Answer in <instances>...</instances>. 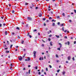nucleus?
Here are the masks:
<instances>
[{
	"mask_svg": "<svg viewBox=\"0 0 76 76\" xmlns=\"http://www.w3.org/2000/svg\"><path fill=\"white\" fill-rule=\"evenodd\" d=\"M60 48H61L60 47V48H57L58 50H59V51H60Z\"/></svg>",
	"mask_w": 76,
	"mask_h": 76,
	"instance_id": "obj_8",
	"label": "nucleus"
},
{
	"mask_svg": "<svg viewBox=\"0 0 76 76\" xmlns=\"http://www.w3.org/2000/svg\"><path fill=\"white\" fill-rule=\"evenodd\" d=\"M76 41H75L74 42V44H76Z\"/></svg>",
	"mask_w": 76,
	"mask_h": 76,
	"instance_id": "obj_29",
	"label": "nucleus"
},
{
	"mask_svg": "<svg viewBox=\"0 0 76 76\" xmlns=\"http://www.w3.org/2000/svg\"><path fill=\"white\" fill-rule=\"evenodd\" d=\"M56 22V20H53L52 21V22Z\"/></svg>",
	"mask_w": 76,
	"mask_h": 76,
	"instance_id": "obj_31",
	"label": "nucleus"
},
{
	"mask_svg": "<svg viewBox=\"0 0 76 76\" xmlns=\"http://www.w3.org/2000/svg\"><path fill=\"white\" fill-rule=\"evenodd\" d=\"M57 18L58 19H60V16H57Z\"/></svg>",
	"mask_w": 76,
	"mask_h": 76,
	"instance_id": "obj_41",
	"label": "nucleus"
},
{
	"mask_svg": "<svg viewBox=\"0 0 76 76\" xmlns=\"http://www.w3.org/2000/svg\"><path fill=\"white\" fill-rule=\"evenodd\" d=\"M34 54V58H35V56H36V55L35 54H36V51H34L33 52Z\"/></svg>",
	"mask_w": 76,
	"mask_h": 76,
	"instance_id": "obj_3",
	"label": "nucleus"
},
{
	"mask_svg": "<svg viewBox=\"0 0 76 76\" xmlns=\"http://www.w3.org/2000/svg\"><path fill=\"white\" fill-rule=\"evenodd\" d=\"M24 51H26V49H24L23 50Z\"/></svg>",
	"mask_w": 76,
	"mask_h": 76,
	"instance_id": "obj_53",
	"label": "nucleus"
},
{
	"mask_svg": "<svg viewBox=\"0 0 76 76\" xmlns=\"http://www.w3.org/2000/svg\"><path fill=\"white\" fill-rule=\"evenodd\" d=\"M22 24L23 25H24L25 24V23L23 22L22 23Z\"/></svg>",
	"mask_w": 76,
	"mask_h": 76,
	"instance_id": "obj_49",
	"label": "nucleus"
},
{
	"mask_svg": "<svg viewBox=\"0 0 76 76\" xmlns=\"http://www.w3.org/2000/svg\"><path fill=\"white\" fill-rule=\"evenodd\" d=\"M52 37V34H50L49 36V37Z\"/></svg>",
	"mask_w": 76,
	"mask_h": 76,
	"instance_id": "obj_28",
	"label": "nucleus"
},
{
	"mask_svg": "<svg viewBox=\"0 0 76 76\" xmlns=\"http://www.w3.org/2000/svg\"><path fill=\"white\" fill-rule=\"evenodd\" d=\"M48 41H51V39L50 38H49L48 39Z\"/></svg>",
	"mask_w": 76,
	"mask_h": 76,
	"instance_id": "obj_34",
	"label": "nucleus"
},
{
	"mask_svg": "<svg viewBox=\"0 0 76 76\" xmlns=\"http://www.w3.org/2000/svg\"><path fill=\"white\" fill-rule=\"evenodd\" d=\"M65 45H67V42H65Z\"/></svg>",
	"mask_w": 76,
	"mask_h": 76,
	"instance_id": "obj_42",
	"label": "nucleus"
},
{
	"mask_svg": "<svg viewBox=\"0 0 76 76\" xmlns=\"http://www.w3.org/2000/svg\"><path fill=\"white\" fill-rule=\"evenodd\" d=\"M72 60H73L74 61H75V58H74V57H73L72 58Z\"/></svg>",
	"mask_w": 76,
	"mask_h": 76,
	"instance_id": "obj_38",
	"label": "nucleus"
},
{
	"mask_svg": "<svg viewBox=\"0 0 76 76\" xmlns=\"http://www.w3.org/2000/svg\"><path fill=\"white\" fill-rule=\"evenodd\" d=\"M42 47H44V44H42Z\"/></svg>",
	"mask_w": 76,
	"mask_h": 76,
	"instance_id": "obj_43",
	"label": "nucleus"
},
{
	"mask_svg": "<svg viewBox=\"0 0 76 76\" xmlns=\"http://www.w3.org/2000/svg\"><path fill=\"white\" fill-rule=\"evenodd\" d=\"M74 11L75 13H76V10H74Z\"/></svg>",
	"mask_w": 76,
	"mask_h": 76,
	"instance_id": "obj_30",
	"label": "nucleus"
},
{
	"mask_svg": "<svg viewBox=\"0 0 76 76\" xmlns=\"http://www.w3.org/2000/svg\"><path fill=\"white\" fill-rule=\"evenodd\" d=\"M25 61H28V59H26L25 60Z\"/></svg>",
	"mask_w": 76,
	"mask_h": 76,
	"instance_id": "obj_32",
	"label": "nucleus"
},
{
	"mask_svg": "<svg viewBox=\"0 0 76 76\" xmlns=\"http://www.w3.org/2000/svg\"><path fill=\"white\" fill-rule=\"evenodd\" d=\"M65 73H66V72H64L62 73H63V75H64V74H65Z\"/></svg>",
	"mask_w": 76,
	"mask_h": 76,
	"instance_id": "obj_22",
	"label": "nucleus"
},
{
	"mask_svg": "<svg viewBox=\"0 0 76 76\" xmlns=\"http://www.w3.org/2000/svg\"><path fill=\"white\" fill-rule=\"evenodd\" d=\"M67 30H65V31H64V32H67Z\"/></svg>",
	"mask_w": 76,
	"mask_h": 76,
	"instance_id": "obj_39",
	"label": "nucleus"
},
{
	"mask_svg": "<svg viewBox=\"0 0 76 76\" xmlns=\"http://www.w3.org/2000/svg\"><path fill=\"white\" fill-rule=\"evenodd\" d=\"M1 25H2V24H0V27H1Z\"/></svg>",
	"mask_w": 76,
	"mask_h": 76,
	"instance_id": "obj_50",
	"label": "nucleus"
},
{
	"mask_svg": "<svg viewBox=\"0 0 76 76\" xmlns=\"http://www.w3.org/2000/svg\"><path fill=\"white\" fill-rule=\"evenodd\" d=\"M5 49V50H7V49H8V48H6Z\"/></svg>",
	"mask_w": 76,
	"mask_h": 76,
	"instance_id": "obj_58",
	"label": "nucleus"
},
{
	"mask_svg": "<svg viewBox=\"0 0 76 76\" xmlns=\"http://www.w3.org/2000/svg\"><path fill=\"white\" fill-rule=\"evenodd\" d=\"M27 19H28V20H32V18L30 17H28Z\"/></svg>",
	"mask_w": 76,
	"mask_h": 76,
	"instance_id": "obj_2",
	"label": "nucleus"
},
{
	"mask_svg": "<svg viewBox=\"0 0 76 76\" xmlns=\"http://www.w3.org/2000/svg\"><path fill=\"white\" fill-rule=\"evenodd\" d=\"M6 52L7 53H9V51H7V50H6Z\"/></svg>",
	"mask_w": 76,
	"mask_h": 76,
	"instance_id": "obj_16",
	"label": "nucleus"
},
{
	"mask_svg": "<svg viewBox=\"0 0 76 76\" xmlns=\"http://www.w3.org/2000/svg\"><path fill=\"white\" fill-rule=\"evenodd\" d=\"M35 68L36 70H37V69H38V67L37 66H36Z\"/></svg>",
	"mask_w": 76,
	"mask_h": 76,
	"instance_id": "obj_33",
	"label": "nucleus"
},
{
	"mask_svg": "<svg viewBox=\"0 0 76 76\" xmlns=\"http://www.w3.org/2000/svg\"><path fill=\"white\" fill-rule=\"evenodd\" d=\"M25 68H23V70H25Z\"/></svg>",
	"mask_w": 76,
	"mask_h": 76,
	"instance_id": "obj_55",
	"label": "nucleus"
},
{
	"mask_svg": "<svg viewBox=\"0 0 76 76\" xmlns=\"http://www.w3.org/2000/svg\"><path fill=\"white\" fill-rule=\"evenodd\" d=\"M3 25H4V26H5V25H6V24H5V23L3 24Z\"/></svg>",
	"mask_w": 76,
	"mask_h": 76,
	"instance_id": "obj_60",
	"label": "nucleus"
},
{
	"mask_svg": "<svg viewBox=\"0 0 76 76\" xmlns=\"http://www.w3.org/2000/svg\"><path fill=\"white\" fill-rule=\"evenodd\" d=\"M64 25V23H62V24H61L60 26H63Z\"/></svg>",
	"mask_w": 76,
	"mask_h": 76,
	"instance_id": "obj_21",
	"label": "nucleus"
},
{
	"mask_svg": "<svg viewBox=\"0 0 76 76\" xmlns=\"http://www.w3.org/2000/svg\"><path fill=\"white\" fill-rule=\"evenodd\" d=\"M62 31H64V27H63L62 28Z\"/></svg>",
	"mask_w": 76,
	"mask_h": 76,
	"instance_id": "obj_20",
	"label": "nucleus"
},
{
	"mask_svg": "<svg viewBox=\"0 0 76 76\" xmlns=\"http://www.w3.org/2000/svg\"><path fill=\"white\" fill-rule=\"evenodd\" d=\"M29 37L30 38H31V37H32L31 36V35H29Z\"/></svg>",
	"mask_w": 76,
	"mask_h": 76,
	"instance_id": "obj_54",
	"label": "nucleus"
},
{
	"mask_svg": "<svg viewBox=\"0 0 76 76\" xmlns=\"http://www.w3.org/2000/svg\"><path fill=\"white\" fill-rule=\"evenodd\" d=\"M67 42L68 43V45H70V42L69 41H67Z\"/></svg>",
	"mask_w": 76,
	"mask_h": 76,
	"instance_id": "obj_7",
	"label": "nucleus"
},
{
	"mask_svg": "<svg viewBox=\"0 0 76 76\" xmlns=\"http://www.w3.org/2000/svg\"><path fill=\"white\" fill-rule=\"evenodd\" d=\"M26 55V53L24 54L23 56V57H24Z\"/></svg>",
	"mask_w": 76,
	"mask_h": 76,
	"instance_id": "obj_24",
	"label": "nucleus"
},
{
	"mask_svg": "<svg viewBox=\"0 0 76 76\" xmlns=\"http://www.w3.org/2000/svg\"><path fill=\"white\" fill-rule=\"evenodd\" d=\"M38 9V7H36V9Z\"/></svg>",
	"mask_w": 76,
	"mask_h": 76,
	"instance_id": "obj_63",
	"label": "nucleus"
},
{
	"mask_svg": "<svg viewBox=\"0 0 76 76\" xmlns=\"http://www.w3.org/2000/svg\"><path fill=\"white\" fill-rule=\"evenodd\" d=\"M48 10L49 11H50L51 10V9H48Z\"/></svg>",
	"mask_w": 76,
	"mask_h": 76,
	"instance_id": "obj_61",
	"label": "nucleus"
},
{
	"mask_svg": "<svg viewBox=\"0 0 76 76\" xmlns=\"http://www.w3.org/2000/svg\"><path fill=\"white\" fill-rule=\"evenodd\" d=\"M52 19V18L51 17H50L49 18V19Z\"/></svg>",
	"mask_w": 76,
	"mask_h": 76,
	"instance_id": "obj_46",
	"label": "nucleus"
},
{
	"mask_svg": "<svg viewBox=\"0 0 76 76\" xmlns=\"http://www.w3.org/2000/svg\"><path fill=\"white\" fill-rule=\"evenodd\" d=\"M28 67H31V66H30V65H28Z\"/></svg>",
	"mask_w": 76,
	"mask_h": 76,
	"instance_id": "obj_57",
	"label": "nucleus"
},
{
	"mask_svg": "<svg viewBox=\"0 0 76 76\" xmlns=\"http://www.w3.org/2000/svg\"><path fill=\"white\" fill-rule=\"evenodd\" d=\"M71 57H70V56H69L68 57V60H70V58Z\"/></svg>",
	"mask_w": 76,
	"mask_h": 76,
	"instance_id": "obj_4",
	"label": "nucleus"
},
{
	"mask_svg": "<svg viewBox=\"0 0 76 76\" xmlns=\"http://www.w3.org/2000/svg\"><path fill=\"white\" fill-rule=\"evenodd\" d=\"M26 5H28V3H26L25 4Z\"/></svg>",
	"mask_w": 76,
	"mask_h": 76,
	"instance_id": "obj_19",
	"label": "nucleus"
},
{
	"mask_svg": "<svg viewBox=\"0 0 76 76\" xmlns=\"http://www.w3.org/2000/svg\"><path fill=\"white\" fill-rule=\"evenodd\" d=\"M27 60H28V61H29V60H31V58L30 57H28Z\"/></svg>",
	"mask_w": 76,
	"mask_h": 76,
	"instance_id": "obj_5",
	"label": "nucleus"
},
{
	"mask_svg": "<svg viewBox=\"0 0 76 76\" xmlns=\"http://www.w3.org/2000/svg\"><path fill=\"white\" fill-rule=\"evenodd\" d=\"M17 38H19V39H20V37L18 35L17 36Z\"/></svg>",
	"mask_w": 76,
	"mask_h": 76,
	"instance_id": "obj_14",
	"label": "nucleus"
},
{
	"mask_svg": "<svg viewBox=\"0 0 76 76\" xmlns=\"http://www.w3.org/2000/svg\"><path fill=\"white\" fill-rule=\"evenodd\" d=\"M12 13H15V11H14V10H12Z\"/></svg>",
	"mask_w": 76,
	"mask_h": 76,
	"instance_id": "obj_26",
	"label": "nucleus"
},
{
	"mask_svg": "<svg viewBox=\"0 0 76 76\" xmlns=\"http://www.w3.org/2000/svg\"><path fill=\"white\" fill-rule=\"evenodd\" d=\"M60 22L58 23V25H60Z\"/></svg>",
	"mask_w": 76,
	"mask_h": 76,
	"instance_id": "obj_45",
	"label": "nucleus"
},
{
	"mask_svg": "<svg viewBox=\"0 0 76 76\" xmlns=\"http://www.w3.org/2000/svg\"><path fill=\"white\" fill-rule=\"evenodd\" d=\"M5 35H7V31H6L5 32Z\"/></svg>",
	"mask_w": 76,
	"mask_h": 76,
	"instance_id": "obj_11",
	"label": "nucleus"
},
{
	"mask_svg": "<svg viewBox=\"0 0 76 76\" xmlns=\"http://www.w3.org/2000/svg\"><path fill=\"white\" fill-rule=\"evenodd\" d=\"M50 45L51 46H53V45L52 44V42H50Z\"/></svg>",
	"mask_w": 76,
	"mask_h": 76,
	"instance_id": "obj_13",
	"label": "nucleus"
},
{
	"mask_svg": "<svg viewBox=\"0 0 76 76\" xmlns=\"http://www.w3.org/2000/svg\"><path fill=\"white\" fill-rule=\"evenodd\" d=\"M16 29H18V30H20V28H19L18 27H17L16 28Z\"/></svg>",
	"mask_w": 76,
	"mask_h": 76,
	"instance_id": "obj_12",
	"label": "nucleus"
},
{
	"mask_svg": "<svg viewBox=\"0 0 76 76\" xmlns=\"http://www.w3.org/2000/svg\"><path fill=\"white\" fill-rule=\"evenodd\" d=\"M46 71H48V68H46Z\"/></svg>",
	"mask_w": 76,
	"mask_h": 76,
	"instance_id": "obj_48",
	"label": "nucleus"
},
{
	"mask_svg": "<svg viewBox=\"0 0 76 76\" xmlns=\"http://www.w3.org/2000/svg\"><path fill=\"white\" fill-rule=\"evenodd\" d=\"M59 45L60 46V48H61V47H62V45H61V43H59Z\"/></svg>",
	"mask_w": 76,
	"mask_h": 76,
	"instance_id": "obj_6",
	"label": "nucleus"
},
{
	"mask_svg": "<svg viewBox=\"0 0 76 76\" xmlns=\"http://www.w3.org/2000/svg\"><path fill=\"white\" fill-rule=\"evenodd\" d=\"M47 30H48V28H46V31H47Z\"/></svg>",
	"mask_w": 76,
	"mask_h": 76,
	"instance_id": "obj_56",
	"label": "nucleus"
},
{
	"mask_svg": "<svg viewBox=\"0 0 76 76\" xmlns=\"http://www.w3.org/2000/svg\"><path fill=\"white\" fill-rule=\"evenodd\" d=\"M31 72V70H29L28 71V73L29 74H30V72Z\"/></svg>",
	"mask_w": 76,
	"mask_h": 76,
	"instance_id": "obj_27",
	"label": "nucleus"
},
{
	"mask_svg": "<svg viewBox=\"0 0 76 76\" xmlns=\"http://www.w3.org/2000/svg\"><path fill=\"white\" fill-rule=\"evenodd\" d=\"M38 74L39 75H41V72H39L38 73Z\"/></svg>",
	"mask_w": 76,
	"mask_h": 76,
	"instance_id": "obj_37",
	"label": "nucleus"
},
{
	"mask_svg": "<svg viewBox=\"0 0 76 76\" xmlns=\"http://www.w3.org/2000/svg\"><path fill=\"white\" fill-rule=\"evenodd\" d=\"M64 38H65L66 39H67V36H64Z\"/></svg>",
	"mask_w": 76,
	"mask_h": 76,
	"instance_id": "obj_15",
	"label": "nucleus"
},
{
	"mask_svg": "<svg viewBox=\"0 0 76 76\" xmlns=\"http://www.w3.org/2000/svg\"><path fill=\"white\" fill-rule=\"evenodd\" d=\"M43 20H45V18H44L42 19Z\"/></svg>",
	"mask_w": 76,
	"mask_h": 76,
	"instance_id": "obj_35",
	"label": "nucleus"
},
{
	"mask_svg": "<svg viewBox=\"0 0 76 76\" xmlns=\"http://www.w3.org/2000/svg\"><path fill=\"white\" fill-rule=\"evenodd\" d=\"M49 67H50V68H52V66H51V65H49Z\"/></svg>",
	"mask_w": 76,
	"mask_h": 76,
	"instance_id": "obj_23",
	"label": "nucleus"
},
{
	"mask_svg": "<svg viewBox=\"0 0 76 76\" xmlns=\"http://www.w3.org/2000/svg\"><path fill=\"white\" fill-rule=\"evenodd\" d=\"M30 8H31V9H33L32 7V6H31L30 7Z\"/></svg>",
	"mask_w": 76,
	"mask_h": 76,
	"instance_id": "obj_62",
	"label": "nucleus"
},
{
	"mask_svg": "<svg viewBox=\"0 0 76 76\" xmlns=\"http://www.w3.org/2000/svg\"><path fill=\"white\" fill-rule=\"evenodd\" d=\"M18 59L20 61H22V57L21 56H20L18 58Z\"/></svg>",
	"mask_w": 76,
	"mask_h": 76,
	"instance_id": "obj_1",
	"label": "nucleus"
},
{
	"mask_svg": "<svg viewBox=\"0 0 76 76\" xmlns=\"http://www.w3.org/2000/svg\"><path fill=\"white\" fill-rule=\"evenodd\" d=\"M24 42V41L23 40V41L22 42V44H23Z\"/></svg>",
	"mask_w": 76,
	"mask_h": 76,
	"instance_id": "obj_40",
	"label": "nucleus"
},
{
	"mask_svg": "<svg viewBox=\"0 0 76 76\" xmlns=\"http://www.w3.org/2000/svg\"><path fill=\"white\" fill-rule=\"evenodd\" d=\"M39 17H41V16H42V14H40L39 15Z\"/></svg>",
	"mask_w": 76,
	"mask_h": 76,
	"instance_id": "obj_10",
	"label": "nucleus"
},
{
	"mask_svg": "<svg viewBox=\"0 0 76 76\" xmlns=\"http://www.w3.org/2000/svg\"><path fill=\"white\" fill-rule=\"evenodd\" d=\"M46 24H45V23H44V26H46Z\"/></svg>",
	"mask_w": 76,
	"mask_h": 76,
	"instance_id": "obj_64",
	"label": "nucleus"
},
{
	"mask_svg": "<svg viewBox=\"0 0 76 76\" xmlns=\"http://www.w3.org/2000/svg\"><path fill=\"white\" fill-rule=\"evenodd\" d=\"M14 9H16V6H14Z\"/></svg>",
	"mask_w": 76,
	"mask_h": 76,
	"instance_id": "obj_25",
	"label": "nucleus"
},
{
	"mask_svg": "<svg viewBox=\"0 0 76 76\" xmlns=\"http://www.w3.org/2000/svg\"><path fill=\"white\" fill-rule=\"evenodd\" d=\"M60 71V69H59L57 70V72L59 73V72Z\"/></svg>",
	"mask_w": 76,
	"mask_h": 76,
	"instance_id": "obj_18",
	"label": "nucleus"
},
{
	"mask_svg": "<svg viewBox=\"0 0 76 76\" xmlns=\"http://www.w3.org/2000/svg\"><path fill=\"white\" fill-rule=\"evenodd\" d=\"M39 60H41V58L40 57L39 58Z\"/></svg>",
	"mask_w": 76,
	"mask_h": 76,
	"instance_id": "obj_52",
	"label": "nucleus"
},
{
	"mask_svg": "<svg viewBox=\"0 0 76 76\" xmlns=\"http://www.w3.org/2000/svg\"><path fill=\"white\" fill-rule=\"evenodd\" d=\"M62 15H63V16H64V15H65L64 13H63L62 14Z\"/></svg>",
	"mask_w": 76,
	"mask_h": 76,
	"instance_id": "obj_51",
	"label": "nucleus"
},
{
	"mask_svg": "<svg viewBox=\"0 0 76 76\" xmlns=\"http://www.w3.org/2000/svg\"><path fill=\"white\" fill-rule=\"evenodd\" d=\"M13 46V45H11L10 46V48H12V47Z\"/></svg>",
	"mask_w": 76,
	"mask_h": 76,
	"instance_id": "obj_36",
	"label": "nucleus"
},
{
	"mask_svg": "<svg viewBox=\"0 0 76 76\" xmlns=\"http://www.w3.org/2000/svg\"><path fill=\"white\" fill-rule=\"evenodd\" d=\"M73 37H71V39H73Z\"/></svg>",
	"mask_w": 76,
	"mask_h": 76,
	"instance_id": "obj_59",
	"label": "nucleus"
},
{
	"mask_svg": "<svg viewBox=\"0 0 76 76\" xmlns=\"http://www.w3.org/2000/svg\"><path fill=\"white\" fill-rule=\"evenodd\" d=\"M32 7H34V4H32Z\"/></svg>",
	"mask_w": 76,
	"mask_h": 76,
	"instance_id": "obj_47",
	"label": "nucleus"
},
{
	"mask_svg": "<svg viewBox=\"0 0 76 76\" xmlns=\"http://www.w3.org/2000/svg\"><path fill=\"white\" fill-rule=\"evenodd\" d=\"M52 26H55V23H52Z\"/></svg>",
	"mask_w": 76,
	"mask_h": 76,
	"instance_id": "obj_9",
	"label": "nucleus"
},
{
	"mask_svg": "<svg viewBox=\"0 0 76 76\" xmlns=\"http://www.w3.org/2000/svg\"><path fill=\"white\" fill-rule=\"evenodd\" d=\"M12 35H15V33L12 32Z\"/></svg>",
	"mask_w": 76,
	"mask_h": 76,
	"instance_id": "obj_44",
	"label": "nucleus"
},
{
	"mask_svg": "<svg viewBox=\"0 0 76 76\" xmlns=\"http://www.w3.org/2000/svg\"><path fill=\"white\" fill-rule=\"evenodd\" d=\"M37 31V29H35V30H33V32H35V31Z\"/></svg>",
	"mask_w": 76,
	"mask_h": 76,
	"instance_id": "obj_17",
	"label": "nucleus"
}]
</instances>
